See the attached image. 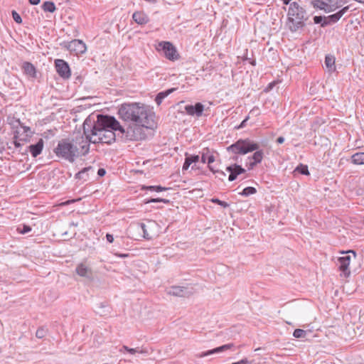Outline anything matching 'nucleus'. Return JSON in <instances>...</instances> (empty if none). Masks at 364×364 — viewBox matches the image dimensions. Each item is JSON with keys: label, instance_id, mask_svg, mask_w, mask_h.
I'll return each mask as SVG.
<instances>
[{"label": "nucleus", "instance_id": "8fccbe9b", "mask_svg": "<svg viewBox=\"0 0 364 364\" xmlns=\"http://www.w3.org/2000/svg\"><path fill=\"white\" fill-rule=\"evenodd\" d=\"M284 141V138L283 136H279L277 139V142L278 144H282L283 142Z\"/></svg>", "mask_w": 364, "mask_h": 364}, {"label": "nucleus", "instance_id": "5701e85b", "mask_svg": "<svg viewBox=\"0 0 364 364\" xmlns=\"http://www.w3.org/2000/svg\"><path fill=\"white\" fill-rule=\"evenodd\" d=\"M176 90V88H171L166 91L160 92L159 93H158L155 98V102L157 104V105H160L164 99L166 98L169 94L172 93Z\"/></svg>", "mask_w": 364, "mask_h": 364}, {"label": "nucleus", "instance_id": "dca6fc26", "mask_svg": "<svg viewBox=\"0 0 364 364\" xmlns=\"http://www.w3.org/2000/svg\"><path fill=\"white\" fill-rule=\"evenodd\" d=\"M184 109L188 115L196 116L199 117L203 114L204 105L200 102H197L194 105H188L185 107Z\"/></svg>", "mask_w": 364, "mask_h": 364}, {"label": "nucleus", "instance_id": "412c9836", "mask_svg": "<svg viewBox=\"0 0 364 364\" xmlns=\"http://www.w3.org/2000/svg\"><path fill=\"white\" fill-rule=\"evenodd\" d=\"M133 20L139 25L146 24L149 19L148 16L143 11H136L132 15Z\"/></svg>", "mask_w": 364, "mask_h": 364}, {"label": "nucleus", "instance_id": "7c9ffc66", "mask_svg": "<svg viewBox=\"0 0 364 364\" xmlns=\"http://www.w3.org/2000/svg\"><path fill=\"white\" fill-rule=\"evenodd\" d=\"M186 159L189 164L191 165L193 163H197L199 161V156L198 155H191L188 153L185 154Z\"/></svg>", "mask_w": 364, "mask_h": 364}, {"label": "nucleus", "instance_id": "bf43d9fd", "mask_svg": "<svg viewBox=\"0 0 364 364\" xmlns=\"http://www.w3.org/2000/svg\"><path fill=\"white\" fill-rule=\"evenodd\" d=\"M145 1L147 2L151 3V4H155L156 2V0H145Z\"/></svg>", "mask_w": 364, "mask_h": 364}, {"label": "nucleus", "instance_id": "f257e3e1", "mask_svg": "<svg viewBox=\"0 0 364 364\" xmlns=\"http://www.w3.org/2000/svg\"><path fill=\"white\" fill-rule=\"evenodd\" d=\"M82 127L84 134H87L92 143L110 144L118 136L115 132H119L121 125L114 117L98 114L97 120L93 122L90 119L87 118Z\"/></svg>", "mask_w": 364, "mask_h": 364}, {"label": "nucleus", "instance_id": "3c124183", "mask_svg": "<svg viewBox=\"0 0 364 364\" xmlns=\"http://www.w3.org/2000/svg\"><path fill=\"white\" fill-rule=\"evenodd\" d=\"M29 3L32 5H37L40 3V0H29Z\"/></svg>", "mask_w": 364, "mask_h": 364}, {"label": "nucleus", "instance_id": "f3484780", "mask_svg": "<svg viewBox=\"0 0 364 364\" xmlns=\"http://www.w3.org/2000/svg\"><path fill=\"white\" fill-rule=\"evenodd\" d=\"M350 262V255H345L338 259L339 269L343 272L345 277H348L350 275V272L348 268Z\"/></svg>", "mask_w": 364, "mask_h": 364}, {"label": "nucleus", "instance_id": "aec40b11", "mask_svg": "<svg viewBox=\"0 0 364 364\" xmlns=\"http://www.w3.org/2000/svg\"><path fill=\"white\" fill-rule=\"evenodd\" d=\"M43 145L44 141L43 139H40L36 144L30 145L28 149L32 156L36 157L38 156L42 152Z\"/></svg>", "mask_w": 364, "mask_h": 364}, {"label": "nucleus", "instance_id": "c03bdc74", "mask_svg": "<svg viewBox=\"0 0 364 364\" xmlns=\"http://www.w3.org/2000/svg\"><path fill=\"white\" fill-rule=\"evenodd\" d=\"M190 166H191V164H189V162H188L186 161V159H185V161L183 163V167H182V170L183 171L188 170Z\"/></svg>", "mask_w": 364, "mask_h": 364}, {"label": "nucleus", "instance_id": "473e14b6", "mask_svg": "<svg viewBox=\"0 0 364 364\" xmlns=\"http://www.w3.org/2000/svg\"><path fill=\"white\" fill-rule=\"evenodd\" d=\"M48 333V329L44 327H40L37 329L36 332V336L38 338H44Z\"/></svg>", "mask_w": 364, "mask_h": 364}, {"label": "nucleus", "instance_id": "ddd939ff", "mask_svg": "<svg viewBox=\"0 0 364 364\" xmlns=\"http://www.w3.org/2000/svg\"><path fill=\"white\" fill-rule=\"evenodd\" d=\"M75 272L77 275L85 278L89 282H92L94 280L93 271L85 262L78 264L75 268Z\"/></svg>", "mask_w": 364, "mask_h": 364}, {"label": "nucleus", "instance_id": "49530a36", "mask_svg": "<svg viewBox=\"0 0 364 364\" xmlns=\"http://www.w3.org/2000/svg\"><path fill=\"white\" fill-rule=\"evenodd\" d=\"M249 119V117L247 116L242 122L241 124H240V126L238 127V128H243L245 127L246 125V122H247V120Z\"/></svg>", "mask_w": 364, "mask_h": 364}, {"label": "nucleus", "instance_id": "72a5a7b5", "mask_svg": "<svg viewBox=\"0 0 364 364\" xmlns=\"http://www.w3.org/2000/svg\"><path fill=\"white\" fill-rule=\"evenodd\" d=\"M257 191L255 188L249 186L243 189L242 192L241 193V195L247 197L255 193Z\"/></svg>", "mask_w": 364, "mask_h": 364}, {"label": "nucleus", "instance_id": "de8ad7c7", "mask_svg": "<svg viewBox=\"0 0 364 364\" xmlns=\"http://www.w3.org/2000/svg\"><path fill=\"white\" fill-rule=\"evenodd\" d=\"M106 173V171L104 168H100L97 171V174L100 176H103Z\"/></svg>", "mask_w": 364, "mask_h": 364}, {"label": "nucleus", "instance_id": "7ed1b4c3", "mask_svg": "<svg viewBox=\"0 0 364 364\" xmlns=\"http://www.w3.org/2000/svg\"><path fill=\"white\" fill-rule=\"evenodd\" d=\"M120 119L132 124L139 123L142 126H151L152 112L144 105L139 103L122 104L118 110Z\"/></svg>", "mask_w": 364, "mask_h": 364}, {"label": "nucleus", "instance_id": "9d476101", "mask_svg": "<svg viewBox=\"0 0 364 364\" xmlns=\"http://www.w3.org/2000/svg\"><path fill=\"white\" fill-rule=\"evenodd\" d=\"M168 294L175 296L188 297L194 293L193 287L188 285L186 287L172 286L168 291Z\"/></svg>", "mask_w": 364, "mask_h": 364}, {"label": "nucleus", "instance_id": "58836bf2", "mask_svg": "<svg viewBox=\"0 0 364 364\" xmlns=\"http://www.w3.org/2000/svg\"><path fill=\"white\" fill-rule=\"evenodd\" d=\"M18 230L21 234H26V233H28L30 231H31V228L29 225H23V228H18Z\"/></svg>", "mask_w": 364, "mask_h": 364}, {"label": "nucleus", "instance_id": "2f4dec72", "mask_svg": "<svg viewBox=\"0 0 364 364\" xmlns=\"http://www.w3.org/2000/svg\"><path fill=\"white\" fill-rule=\"evenodd\" d=\"M295 171L302 175H309V171L306 165L301 164L296 168Z\"/></svg>", "mask_w": 364, "mask_h": 364}, {"label": "nucleus", "instance_id": "4468645a", "mask_svg": "<svg viewBox=\"0 0 364 364\" xmlns=\"http://www.w3.org/2000/svg\"><path fill=\"white\" fill-rule=\"evenodd\" d=\"M348 10H349V6H347L343 7L342 9H341L336 14L330 15L327 17L324 16V21L322 24V27H325L331 23H336L343 16V15L344 14H346Z\"/></svg>", "mask_w": 364, "mask_h": 364}, {"label": "nucleus", "instance_id": "864d4df0", "mask_svg": "<svg viewBox=\"0 0 364 364\" xmlns=\"http://www.w3.org/2000/svg\"><path fill=\"white\" fill-rule=\"evenodd\" d=\"M128 353L132 355H134L136 353V350H134V348H130L129 350H128Z\"/></svg>", "mask_w": 364, "mask_h": 364}, {"label": "nucleus", "instance_id": "6e6552de", "mask_svg": "<svg viewBox=\"0 0 364 364\" xmlns=\"http://www.w3.org/2000/svg\"><path fill=\"white\" fill-rule=\"evenodd\" d=\"M345 3V0H312L311 1L314 9L323 10L327 13L335 11Z\"/></svg>", "mask_w": 364, "mask_h": 364}, {"label": "nucleus", "instance_id": "5fc2aeb1", "mask_svg": "<svg viewBox=\"0 0 364 364\" xmlns=\"http://www.w3.org/2000/svg\"><path fill=\"white\" fill-rule=\"evenodd\" d=\"M21 129H23V132L26 133L27 132H30V128L28 127H22Z\"/></svg>", "mask_w": 364, "mask_h": 364}, {"label": "nucleus", "instance_id": "bb28decb", "mask_svg": "<svg viewBox=\"0 0 364 364\" xmlns=\"http://www.w3.org/2000/svg\"><path fill=\"white\" fill-rule=\"evenodd\" d=\"M42 9L46 12L53 13L55 11V5L53 1H45L41 6Z\"/></svg>", "mask_w": 364, "mask_h": 364}, {"label": "nucleus", "instance_id": "79ce46f5", "mask_svg": "<svg viewBox=\"0 0 364 364\" xmlns=\"http://www.w3.org/2000/svg\"><path fill=\"white\" fill-rule=\"evenodd\" d=\"M215 161V156L213 155H210L207 159V162L208 164V168L212 172H215V170L213 168V167L210 165V164L213 163Z\"/></svg>", "mask_w": 364, "mask_h": 364}, {"label": "nucleus", "instance_id": "393cba45", "mask_svg": "<svg viewBox=\"0 0 364 364\" xmlns=\"http://www.w3.org/2000/svg\"><path fill=\"white\" fill-rule=\"evenodd\" d=\"M92 171V168L91 166L82 168L75 174V178L87 181L88 178V171Z\"/></svg>", "mask_w": 364, "mask_h": 364}, {"label": "nucleus", "instance_id": "052dcab7", "mask_svg": "<svg viewBox=\"0 0 364 364\" xmlns=\"http://www.w3.org/2000/svg\"><path fill=\"white\" fill-rule=\"evenodd\" d=\"M255 109L254 108L253 109H252V110L250 111V113H252V112H255Z\"/></svg>", "mask_w": 364, "mask_h": 364}, {"label": "nucleus", "instance_id": "e433bc0d", "mask_svg": "<svg viewBox=\"0 0 364 364\" xmlns=\"http://www.w3.org/2000/svg\"><path fill=\"white\" fill-rule=\"evenodd\" d=\"M11 15H12V17L16 23H17L18 24L22 23V18H21V16L15 10H13L11 11Z\"/></svg>", "mask_w": 364, "mask_h": 364}, {"label": "nucleus", "instance_id": "13d9d810", "mask_svg": "<svg viewBox=\"0 0 364 364\" xmlns=\"http://www.w3.org/2000/svg\"><path fill=\"white\" fill-rule=\"evenodd\" d=\"M290 1H291V0H282L283 4H284V5H287V4H289V2H290Z\"/></svg>", "mask_w": 364, "mask_h": 364}, {"label": "nucleus", "instance_id": "b1692460", "mask_svg": "<svg viewBox=\"0 0 364 364\" xmlns=\"http://www.w3.org/2000/svg\"><path fill=\"white\" fill-rule=\"evenodd\" d=\"M325 65L329 72L335 71V58L333 55H326L325 58Z\"/></svg>", "mask_w": 364, "mask_h": 364}, {"label": "nucleus", "instance_id": "f8f14e48", "mask_svg": "<svg viewBox=\"0 0 364 364\" xmlns=\"http://www.w3.org/2000/svg\"><path fill=\"white\" fill-rule=\"evenodd\" d=\"M55 68L58 74L63 79H68L71 75V71L68 63L62 59L55 60Z\"/></svg>", "mask_w": 364, "mask_h": 364}, {"label": "nucleus", "instance_id": "a878e982", "mask_svg": "<svg viewBox=\"0 0 364 364\" xmlns=\"http://www.w3.org/2000/svg\"><path fill=\"white\" fill-rule=\"evenodd\" d=\"M352 162L354 164L362 165L364 164V152H358L353 154L351 157Z\"/></svg>", "mask_w": 364, "mask_h": 364}, {"label": "nucleus", "instance_id": "20e7f679", "mask_svg": "<svg viewBox=\"0 0 364 364\" xmlns=\"http://www.w3.org/2000/svg\"><path fill=\"white\" fill-rule=\"evenodd\" d=\"M120 119L132 124L139 123L142 126H151L152 112L144 105L139 103L122 104L118 110Z\"/></svg>", "mask_w": 364, "mask_h": 364}, {"label": "nucleus", "instance_id": "2eb2a0df", "mask_svg": "<svg viewBox=\"0 0 364 364\" xmlns=\"http://www.w3.org/2000/svg\"><path fill=\"white\" fill-rule=\"evenodd\" d=\"M68 49L76 55L82 54L86 51V45L81 40H73L68 43Z\"/></svg>", "mask_w": 364, "mask_h": 364}, {"label": "nucleus", "instance_id": "a18cd8bd", "mask_svg": "<svg viewBox=\"0 0 364 364\" xmlns=\"http://www.w3.org/2000/svg\"><path fill=\"white\" fill-rule=\"evenodd\" d=\"M106 238L109 243H112L114 241V237L112 234L107 233L106 235Z\"/></svg>", "mask_w": 364, "mask_h": 364}, {"label": "nucleus", "instance_id": "39448f33", "mask_svg": "<svg viewBox=\"0 0 364 364\" xmlns=\"http://www.w3.org/2000/svg\"><path fill=\"white\" fill-rule=\"evenodd\" d=\"M288 16L287 25L291 32H296L305 26V21L307 19L306 11L298 3L290 4Z\"/></svg>", "mask_w": 364, "mask_h": 364}, {"label": "nucleus", "instance_id": "a19ab883", "mask_svg": "<svg viewBox=\"0 0 364 364\" xmlns=\"http://www.w3.org/2000/svg\"><path fill=\"white\" fill-rule=\"evenodd\" d=\"M323 21H324V16H315L314 17V23L316 24H321V26H322V24L323 23Z\"/></svg>", "mask_w": 364, "mask_h": 364}, {"label": "nucleus", "instance_id": "cd10ccee", "mask_svg": "<svg viewBox=\"0 0 364 364\" xmlns=\"http://www.w3.org/2000/svg\"><path fill=\"white\" fill-rule=\"evenodd\" d=\"M19 133H20V131L19 130H16L15 134H14V144L15 146V147L16 149H18L21 146V141H26V138H20L19 136Z\"/></svg>", "mask_w": 364, "mask_h": 364}, {"label": "nucleus", "instance_id": "423d86ee", "mask_svg": "<svg viewBox=\"0 0 364 364\" xmlns=\"http://www.w3.org/2000/svg\"><path fill=\"white\" fill-rule=\"evenodd\" d=\"M151 127V126H142L139 123L131 124L127 129L121 126L117 136L125 142L128 141L143 140L145 139L146 136L144 129H148Z\"/></svg>", "mask_w": 364, "mask_h": 364}, {"label": "nucleus", "instance_id": "a211bd4d", "mask_svg": "<svg viewBox=\"0 0 364 364\" xmlns=\"http://www.w3.org/2000/svg\"><path fill=\"white\" fill-rule=\"evenodd\" d=\"M226 170L228 172H230V175L228 177V180L230 181H235L237 178L238 175H240L241 173H244L246 171L245 169L243 168L241 166L237 165L236 164H235L234 165L228 166L226 168Z\"/></svg>", "mask_w": 364, "mask_h": 364}, {"label": "nucleus", "instance_id": "680f3d73", "mask_svg": "<svg viewBox=\"0 0 364 364\" xmlns=\"http://www.w3.org/2000/svg\"><path fill=\"white\" fill-rule=\"evenodd\" d=\"M349 252H353L355 255V252H353V250L349 251Z\"/></svg>", "mask_w": 364, "mask_h": 364}, {"label": "nucleus", "instance_id": "0eeeda50", "mask_svg": "<svg viewBox=\"0 0 364 364\" xmlns=\"http://www.w3.org/2000/svg\"><path fill=\"white\" fill-rule=\"evenodd\" d=\"M54 153L57 156L73 163L79 156V149L69 139H65L59 141Z\"/></svg>", "mask_w": 364, "mask_h": 364}, {"label": "nucleus", "instance_id": "4be33fe9", "mask_svg": "<svg viewBox=\"0 0 364 364\" xmlns=\"http://www.w3.org/2000/svg\"><path fill=\"white\" fill-rule=\"evenodd\" d=\"M22 69L26 75L32 77H36V70L32 63L29 62H24L22 65Z\"/></svg>", "mask_w": 364, "mask_h": 364}, {"label": "nucleus", "instance_id": "c85d7f7f", "mask_svg": "<svg viewBox=\"0 0 364 364\" xmlns=\"http://www.w3.org/2000/svg\"><path fill=\"white\" fill-rule=\"evenodd\" d=\"M142 190H149V191H154L156 192H160L163 191H166L168 188L165 187H162L161 186H143L141 188Z\"/></svg>", "mask_w": 364, "mask_h": 364}, {"label": "nucleus", "instance_id": "c9c22d12", "mask_svg": "<svg viewBox=\"0 0 364 364\" xmlns=\"http://www.w3.org/2000/svg\"><path fill=\"white\" fill-rule=\"evenodd\" d=\"M157 202H163V203L167 204V203H169L170 200L168 199L160 198H151V199L148 200L147 201H146L145 203H157Z\"/></svg>", "mask_w": 364, "mask_h": 364}, {"label": "nucleus", "instance_id": "4d7b16f0", "mask_svg": "<svg viewBox=\"0 0 364 364\" xmlns=\"http://www.w3.org/2000/svg\"><path fill=\"white\" fill-rule=\"evenodd\" d=\"M117 255L120 257H127V254H117Z\"/></svg>", "mask_w": 364, "mask_h": 364}, {"label": "nucleus", "instance_id": "9b49d317", "mask_svg": "<svg viewBox=\"0 0 364 364\" xmlns=\"http://www.w3.org/2000/svg\"><path fill=\"white\" fill-rule=\"evenodd\" d=\"M159 46L161 48L166 58L168 60L173 61L179 58V55L178 54L176 48L171 43L168 41H162L159 43Z\"/></svg>", "mask_w": 364, "mask_h": 364}, {"label": "nucleus", "instance_id": "09e8293b", "mask_svg": "<svg viewBox=\"0 0 364 364\" xmlns=\"http://www.w3.org/2000/svg\"><path fill=\"white\" fill-rule=\"evenodd\" d=\"M130 348H129L128 346H123L122 347V348L119 350V352L120 353H123L124 350L126 351V352H128V350H129Z\"/></svg>", "mask_w": 364, "mask_h": 364}, {"label": "nucleus", "instance_id": "ea45409f", "mask_svg": "<svg viewBox=\"0 0 364 364\" xmlns=\"http://www.w3.org/2000/svg\"><path fill=\"white\" fill-rule=\"evenodd\" d=\"M134 350H136V353H140V354H143V355H148L149 354V350L146 348H144V347H136L134 348Z\"/></svg>", "mask_w": 364, "mask_h": 364}, {"label": "nucleus", "instance_id": "f03ea898", "mask_svg": "<svg viewBox=\"0 0 364 364\" xmlns=\"http://www.w3.org/2000/svg\"><path fill=\"white\" fill-rule=\"evenodd\" d=\"M259 149V144L258 143L255 142L249 138H246L236 141L227 147V151L235 154L232 157V160L235 161H239V155H245L255 151L251 156L247 158L250 162L247 163V166L248 167V170H252L257 164L261 163L263 159L264 151Z\"/></svg>", "mask_w": 364, "mask_h": 364}, {"label": "nucleus", "instance_id": "37998d69", "mask_svg": "<svg viewBox=\"0 0 364 364\" xmlns=\"http://www.w3.org/2000/svg\"><path fill=\"white\" fill-rule=\"evenodd\" d=\"M209 151L208 149H203V152H202V156H201V162L205 164L206 163V154Z\"/></svg>", "mask_w": 364, "mask_h": 364}, {"label": "nucleus", "instance_id": "6ab92c4d", "mask_svg": "<svg viewBox=\"0 0 364 364\" xmlns=\"http://www.w3.org/2000/svg\"><path fill=\"white\" fill-rule=\"evenodd\" d=\"M234 348H235V346H234L233 343H228V344H225V345L219 346V347L215 348L214 349L209 350L205 351V352H203L200 355H198V356L199 358H203L205 356H208V355H212L213 353H222V352L228 350H232Z\"/></svg>", "mask_w": 364, "mask_h": 364}, {"label": "nucleus", "instance_id": "c756f323", "mask_svg": "<svg viewBox=\"0 0 364 364\" xmlns=\"http://www.w3.org/2000/svg\"><path fill=\"white\" fill-rule=\"evenodd\" d=\"M306 335L307 331L300 328L295 329L293 333V336L296 338H304L306 336Z\"/></svg>", "mask_w": 364, "mask_h": 364}, {"label": "nucleus", "instance_id": "603ef678", "mask_svg": "<svg viewBox=\"0 0 364 364\" xmlns=\"http://www.w3.org/2000/svg\"><path fill=\"white\" fill-rule=\"evenodd\" d=\"M275 82H271L269 84L268 87L266 88V90L268 91L269 90H272L273 86L274 85Z\"/></svg>", "mask_w": 364, "mask_h": 364}, {"label": "nucleus", "instance_id": "f704fd0d", "mask_svg": "<svg viewBox=\"0 0 364 364\" xmlns=\"http://www.w3.org/2000/svg\"><path fill=\"white\" fill-rule=\"evenodd\" d=\"M140 228L141 229V230L143 231V237L146 239H151L152 238V235H151L147 230H146V225L144 223H141L140 224Z\"/></svg>", "mask_w": 364, "mask_h": 364}, {"label": "nucleus", "instance_id": "4c0bfd02", "mask_svg": "<svg viewBox=\"0 0 364 364\" xmlns=\"http://www.w3.org/2000/svg\"><path fill=\"white\" fill-rule=\"evenodd\" d=\"M211 201L213 203H216L223 208H228L229 207V204L225 202V201H223V200H219L218 198H212L211 199Z\"/></svg>", "mask_w": 364, "mask_h": 364}, {"label": "nucleus", "instance_id": "6e6d98bb", "mask_svg": "<svg viewBox=\"0 0 364 364\" xmlns=\"http://www.w3.org/2000/svg\"><path fill=\"white\" fill-rule=\"evenodd\" d=\"M214 173H218L220 174V176H225V173L223 171H218H218H215Z\"/></svg>", "mask_w": 364, "mask_h": 364}, {"label": "nucleus", "instance_id": "1a4fd4ad", "mask_svg": "<svg viewBox=\"0 0 364 364\" xmlns=\"http://www.w3.org/2000/svg\"><path fill=\"white\" fill-rule=\"evenodd\" d=\"M74 145L79 149V155H85L88 153L90 149V137H87V134H82L80 132H77L75 138L73 139Z\"/></svg>", "mask_w": 364, "mask_h": 364}]
</instances>
